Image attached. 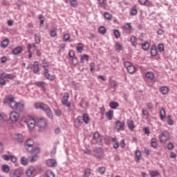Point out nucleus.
<instances>
[{"instance_id": "1", "label": "nucleus", "mask_w": 177, "mask_h": 177, "mask_svg": "<svg viewBox=\"0 0 177 177\" xmlns=\"http://www.w3.org/2000/svg\"><path fill=\"white\" fill-rule=\"evenodd\" d=\"M35 109H41L46 113L47 117L48 118H50V120H53V113H52V110H50V108H49V106H48L46 104L41 103V102H36L35 104Z\"/></svg>"}, {"instance_id": "2", "label": "nucleus", "mask_w": 177, "mask_h": 177, "mask_svg": "<svg viewBox=\"0 0 177 177\" xmlns=\"http://www.w3.org/2000/svg\"><path fill=\"white\" fill-rule=\"evenodd\" d=\"M19 118H20V114H19V113L16 111H12L9 115L8 122H10V124H13V122H17Z\"/></svg>"}, {"instance_id": "3", "label": "nucleus", "mask_w": 177, "mask_h": 177, "mask_svg": "<svg viewBox=\"0 0 177 177\" xmlns=\"http://www.w3.org/2000/svg\"><path fill=\"white\" fill-rule=\"evenodd\" d=\"M25 122H26L28 128H29V129H30V131H32V129H34V128H35V125H37V121H35V119H34L32 118L26 119Z\"/></svg>"}, {"instance_id": "4", "label": "nucleus", "mask_w": 177, "mask_h": 177, "mask_svg": "<svg viewBox=\"0 0 177 177\" xmlns=\"http://www.w3.org/2000/svg\"><path fill=\"white\" fill-rule=\"evenodd\" d=\"M8 155H2L1 158L4 160V161H9V160H10L11 162H16V161H17V158L13 156L12 153L8 151Z\"/></svg>"}, {"instance_id": "5", "label": "nucleus", "mask_w": 177, "mask_h": 177, "mask_svg": "<svg viewBox=\"0 0 177 177\" xmlns=\"http://www.w3.org/2000/svg\"><path fill=\"white\" fill-rule=\"evenodd\" d=\"M168 139H169V133L168 131H163L159 135L160 143H166Z\"/></svg>"}, {"instance_id": "6", "label": "nucleus", "mask_w": 177, "mask_h": 177, "mask_svg": "<svg viewBox=\"0 0 177 177\" xmlns=\"http://www.w3.org/2000/svg\"><path fill=\"white\" fill-rule=\"evenodd\" d=\"M114 129L117 131V132H120V131H124V129H125V122L120 120L116 121Z\"/></svg>"}, {"instance_id": "7", "label": "nucleus", "mask_w": 177, "mask_h": 177, "mask_svg": "<svg viewBox=\"0 0 177 177\" xmlns=\"http://www.w3.org/2000/svg\"><path fill=\"white\" fill-rule=\"evenodd\" d=\"M68 56L70 57L69 60L72 61L73 66H77L78 64V59L75 57L74 50H71L68 53Z\"/></svg>"}, {"instance_id": "8", "label": "nucleus", "mask_w": 177, "mask_h": 177, "mask_svg": "<svg viewBox=\"0 0 177 177\" xmlns=\"http://www.w3.org/2000/svg\"><path fill=\"white\" fill-rule=\"evenodd\" d=\"M48 124V121H46V118H40L37 119L36 122V125L39 127V128H46Z\"/></svg>"}, {"instance_id": "9", "label": "nucleus", "mask_w": 177, "mask_h": 177, "mask_svg": "<svg viewBox=\"0 0 177 177\" xmlns=\"http://www.w3.org/2000/svg\"><path fill=\"white\" fill-rule=\"evenodd\" d=\"M16 101H15V97L12 95L7 96L4 98L3 103L5 104H10V106H13Z\"/></svg>"}, {"instance_id": "10", "label": "nucleus", "mask_w": 177, "mask_h": 177, "mask_svg": "<svg viewBox=\"0 0 177 177\" xmlns=\"http://www.w3.org/2000/svg\"><path fill=\"white\" fill-rule=\"evenodd\" d=\"M93 139L96 142V143H97V145H100L103 143V139H102V136H100V134L97 131H95L93 133Z\"/></svg>"}, {"instance_id": "11", "label": "nucleus", "mask_w": 177, "mask_h": 177, "mask_svg": "<svg viewBox=\"0 0 177 177\" xmlns=\"http://www.w3.org/2000/svg\"><path fill=\"white\" fill-rule=\"evenodd\" d=\"M43 74L45 78H46V80H48V81H54L55 78H56V76L55 75H50V73H49V69L48 68L44 69Z\"/></svg>"}, {"instance_id": "12", "label": "nucleus", "mask_w": 177, "mask_h": 177, "mask_svg": "<svg viewBox=\"0 0 177 177\" xmlns=\"http://www.w3.org/2000/svg\"><path fill=\"white\" fill-rule=\"evenodd\" d=\"M11 109L13 110H18L19 111H23V109H24V104L15 102L13 105H11Z\"/></svg>"}, {"instance_id": "13", "label": "nucleus", "mask_w": 177, "mask_h": 177, "mask_svg": "<svg viewBox=\"0 0 177 177\" xmlns=\"http://www.w3.org/2000/svg\"><path fill=\"white\" fill-rule=\"evenodd\" d=\"M32 146H34V141L32 139L27 140L25 143L26 150L28 151L30 149V151H31L33 149Z\"/></svg>"}, {"instance_id": "14", "label": "nucleus", "mask_w": 177, "mask_h": 177, "mask_svg": "<svg viewBox=\"0 0 177 177\" xmlns=\"http://www.w3.org/2000/svg\"><path fill=\"white\" fill-rule=\"evenodd\" d=\"M95 156H97V158H102L103 157V149L102 147H97L94 149Z\"/></svg>"}, {"instance_id": "15", "label": "nucleus", "mask_w": 177, "mask_h": 177, "mask_svg": "<svg viewBox=\"0 0 177 177\" xmlns=\"http://www.w3.org/2000/svg\"><path fill=\"white\" fill-rule=\"evenodd\" d=\"M46 165L50 168L57 167V162L55 159H48L46 160Z\"/></svg>"}, {"instance_id": "16", "label": "nucleus", "mask_w": 177, "mask_h": 177, "mask_svg": "<svg viewBox=\"0 0 177 177\" xmlns=\"http://www.w3.org/2000/svg\"><path fill=\"white\" fill-rule=\"evenodd\" d=\"M33 74H39V62L35 61L32 64Z\"/></svg>"}, {"instance_id": "17", "label": "nucleus", "mask_w": 177, "mask_h": 177, "mask_svg": "<svg viewBox=\"0 0 177 177\" xmlns=\"http://www.w3.org/2000/svg\"><path fill=\"white\" fill-rule=\"evenodd\" d=\"M0 75L3 77L4 80H15V75H13V74L3 72Z\"/></svg>"}, {"instance_id": "18", "label": "nucleus", "mask_w": 177, "mask_h": 177, "mask_svg": "<svg viewBox=\"0 0 177 177\" xmlns=\"http://www.w3.org/2000/svg\"><path fill=\"white\" fill-rule=\"evenodd\" d=\"M21 52H23V48L21 46H17L12 50V54L17 56V55H20Z\"/></svg>"}, {"instance_id": "19", "label": "nucleus", "mask_w": 177, "mask_h": 177, "mask_svg": "<svg viewBox=\"0 0 177 177\" xmlns=\"http://www.w3.org/2000/svg\"><path fill=\"white\" fill-rule=\"evenodd\" d=\"M35 85L38 88H41L45 91V88H46V85H48V84H46L45 82L38 81L35 82Z\"/></svg>"}, {"instance_id": "20", "label": "nucleus", "mask_w": 177, "mask_h": 177, "mask_svg": "<svg viewBox=\"0 0 177 177\" xmlns=\"http://www.w3.org/2000/svg\"><path fill=\"white\" fill-rule=\"evenodd\" d=\"M151 147L152 149H157L158 147V140L156 138H152L151 139Z\"/></svg>"}, {"instance_id": "21", "label": "nucleus", "mask_w": 177, "mask_h": 177, "mask_svg": "<svg viewBox=\"0 0 177 177\" xmlns=\"http://www.w3.org/2000/svg\"><path fill=\"white\" fill-rule=\"evenodd\" d=\"M24 174V172L23 171V169H21V168H19V169L15 170V171L13 172V175L15 177H21V176H23Z\"/></svg>"}, {"instance_id": "22", "label": "nucleus", "mask_w": 177, "mask_h": 177, "mask_svg": "<svg viewBox=\"0 0 177 177\" xmlns=\"http://www.w3.org/2000/svg\"><path fill=\"white\" fill-rule=\"evenodd\" d=\"M130 42L132 45V46H133L134 48H136V46H138V38H136V37L135 36H131L130 37Z\"/></svg>"}, {"instance_id": "23", "label": "nucleus", "mask_w": 177, "mask_h": 177, "mask_svg": "<svg viewBox=\"0 0 177 177\" xmlns=\"http://www.w3.org/2000/svg\"><path fill=\"white\" fill-rule=\"evenodd\" d=\"M138 2L142 6H150L151 5V2L149 0H138Z\"/></svg>"}, {"instance_id": "24", "label": "nucleus", "mask_w": 177, "mask_h": 177, "mask_svg": "<svg viewBox=\"0 0 177 177\" xmlns=\"http://www.w3.org/2000/svg\"><path fill=\"white\" fill-rule=\"evenodd\" d=\"M127 127L130 131L135 129V122L133 120H128Z\"/></svg>"}, {"instance_id": "25", "label": "nucleus", "mask_w": 177, "mask_h": 177, "mask_svg": "<svg viewBox=\"0 0 177 177\" xmlns=\"http://www.w3.org/2000/svg\"><path fill=\"white\" fill-rule=\"evenodd\" d=\"M135 157L136 162L140 161V158L142 157V152L140 150H136L135 152Z\"/></svg>"}, {"instance_id": "26", "label": "nucleus", "mask_w": 177, "mask_h": 177, "mask_svg": "<svg viewBox=\"0 0 177 177\" xmlns=\"http://www.w3.org/2000/svg\"><path fill=\"white\" fill-rule=\"evenodd\" d=\"M160 92L162 95H168V92H169V88L167 86H162L160 88Z\"/></svg>"}, {"instance_id": "27", "label": "nucleus", "mask_w": 177, "mask_h": 177, "mask_svg": "<svg viewBox=\"0 0 177 177\" xmlns=\"http://www.w3.org/2000/svg\"><path fill=\"white\" fill-rule=\"evenodd\" d=\"M84 62H89V55L84 54L80 56V62L84 63Z\"/></svg>"}, {"instance_id": "28", "label": "nucleus", "mask_w": 177, "mask_h": 177, "mask_svg": "<svg viewBox=\"0 0 177 177\" xmlns=\"http://www.w3.org/2000/svg\"><path fill=\"white\" fill-rule=\"evenodd\" d=\"M151 55L153 57L157 56V47H156V45H153L151 47Z\"/></svg>"}, {"instance_id": "29", "label": "nucleus", "mask_w": 177, "mask_h": 177, "mask_svg": "<svg viewBox=\"0 0 177 177\" xmlns=\"http://www.w3.org/2000/svg\"><path fill=\"white\" fill-rule=\"evenodd\" d=\"M114 116V111L113 110H109L106 113V117L108 120H113V117Z\"/></svg>"}, {"instance_id": "30", "label": "nucleus", "mask_w": 177, "mask_h": 177, "mask_svg": "<svg viewBox=\"0 0 177 177\" xmlns=\"http://www.w3.org/2000/svg\"><path fill=\"white\" fill-rule=\"evenodd\" d=\"M82 120L86 124H89V122H91V118H89V115H88V113L83 114Z\"/></svg>"}, {"instance_id": "31", "label": "nucleus", "mask_w": 177, "mask_h": 177, "mask_svg": "<svg viewBox=\"0 0 177 177\" xmlns=\"http://www.w3.org/2000/svg\"><path fill=\"white\" fill-rule=\"evenodd\" d=\"M35 44H37V45L41 44V35L39 33L35 34Z\"/></svg>"}, {"instance_id": "32", "label": "nucleus", "mask_w": 177, "mask_h": 177, "mask_svg": "<svg viewBox=\"0 0 177 177\" xmlns=\"http://www.w3.org/2000/svg\"><path fill=\"white\" fill-rule=\"evenodd\" d=\"M145 77L147 78V80H149V81H153V80H154V73L152 72H147Z\"/></svg>"}, {"instance_id": "33", "label": "nucleus", "mask_w": 177, "mask_h": 177, "mask_svg": "<svg viewBox=\"0 0 177 177\" xmlns=\"http://www.w3.org/2000/svg\"><path fill=\"white\" fill-rule=\"evenodd\" d=\"M118 106H120L118 104V102H111L109 103V107H111V109H113V110H116L117 107H118Z\"/></svg>"}, {"instance_id": "34", "label": "nucleus", "mask_w": 177, "mask_h": 177, "mask_svg": "<svg viewBox=\"0 0 177 177\" xmlns=\"http://www.w3.org/2000/svg\"><path fill=\"white\" fill-rule=\"evenodd\" d=\"M35 171V168H34V167H30L29 169L26 171L27 176H31Z\"/></svg>"}, {"instance_id": "35", "label": "nucleus", "mask_w": 177, "mask_h": 177, "mask_svg": "<svg viewBox=\"0 0 177 177\" xmlns=\"http://www.w3.org/2000/svg\"><path fill=\"white\" fill-rule=\"evenodd\" d=\"M142 114L143 115V118H145V120H148L149 119V111L142 109Z\"/></svg>"}, {"instance_id": "36", "label": "nucleus", "mask_w": 177, "mask_h": 177, "mask_svg": "<svg viewBox=\"0 0 177 177\" xmlns=\"http://www.w3.org/2000/svg\"><path fill=\"white\" fill-rule=\"evenodd\" d=\"M76 50L78 53H81L84 50V44H82V43H79L76 47Z\"/></svg>"}, {"instance_id": "37", "label": "nucleus", "mask_w": 177, "mask_h": 177, "mask_svg": "<svg viewBox=\"0 0 177 177\" xmlns=\"http://www.w3.org/2000/svg\"><path fill=\"white\" fill-rule=\"evenodd\" d=\"M38 19L39 20V23H40V26L44 27V23L45 21V17H44V15H42L41 14L39 15L38 16Z\"/></svg>"}, {"instance_id": "38", "label": "nucleus", "mask_w": 177, "mask_h": 177, "mask_svg": "<svg viewBox=\"0 0 177 177\" xmlns=\"http://www.w3.org/2000/svg\"><path fill=\"white\" fill-rule=\"evenodd\" d=\"M9 45V39H5L1 42V48H6Z\"/></svg>"}, {"instance_id": "39", "label": "nucleus", "mask_w": 177, "mask_h": 177, "mask_svg": "<svg viewBox=\"0 0 177 177\" xmlns=\"http://www.w3.org/2000/svg\"><path fill=\"white\" fill-rule=\"evenodd\" d=\"M165 109L164 108H162L160 111V120H164V118H165Z\"/></svg>"}, {"instance_id": "40", "label": "nucleus", "mask_w": 177, "mask_h": 177, "mask_svg": "<svg viewBox=\"0 0 177 177\" xmlns=\"http://www.w3.org/2000/svg\"><path fill=\"white\" fill-rule=\"evenodd\" d=\"M97 172L100 175H104V174H106V167H98Z\"/></svg>"}, {"instance_id": "41", "label": "nucleus", "mask_w": 177, "mask_h": 177, "mask_svg": "<svg viewBox=\"0 0 177 177\" xmlns=\"http://www.w3.org/2000/svg\"><path fill=\"white\" fill-rule=\"evenodd\" d=\"M149 48H150V44L149 42L145 41L144 44H142V49L143 50H149Z\"/></svg>"}, {"instance_id": "42", "label": "nucleus", "mask_w": 177, "mask_h": 177, "mask_svg": "<svg viewBox=\"0 0 177 177\" xmlns=\"http://www.w3.org/2000/svg\"><path fill=\"white\" fill-rule=\"evenodd\" d=\"M127 70L128 73H129V74H133V73H135V71H136V68H135V66L131 65Z\"/></svg>"}, {"instance_id": "43", "label": "nucleus", "mask_w": 177, "mask_h": 177, "mask_svg": "<svg viewBox=\"0 0 177 177\" xmlns=\"http://www.w3.org/2000/svg\"><path fill=\"white\" fill-rule=\"evenodd\" d=\"M50 35L53 38H55V37H57V29L54 28V29H52L51 30H50Z\"/></svg>"}, {"instance_id": "44", "label": "nucleus", "mask_w": 177, "mask_h": 177, "mask_svg": "<svg viewBox=\"0 0 177 177\" xmlns=\"http://www.w3.org/2000/svg\"><path fill=\"white\" fill-rule=\"evenodd\" d=\"M68 97H70V95H68V93H64L63 95V100H62V103H64L66 102H68Z\"/></svg>"}, {"instance_id": "45", "label": "nucleus", "mask_w": 177, "mask_h": 177, "mask_svg": "<svg viewBox=\"0 0 177 177\" xmlns=\"http://www.w3.org/2000/svg\"><path fill=\"white\" fill-rule=\"evenodd\" d=\"M104 17L106 19V20L110 21L113 19V16L109 12H106L104 14Z\"/></svg>"}, {"instance_id": "46", "label": "nucleus", "mask_w": 177, "mask_h": 177, "mask_svg": "<svg viewBox=\"0 0 177 177\" xmlns=\"http://www.w3.org/2000/svg\"><path fill=\"white\" fill-rule=\"evenodd\" d=\"M171 117V115H168L167 117V123L168 125H174V120Z\"/></svg>"}, {"instance_id": "47", "label": "nucleus", "mask_w": 177, "mask_h": 177, "mask_svg": "<svg viewBox=\"0 0 177 177\" xmlns=\"http://www.w3.org/2000/svg\"><path fill=\"white\" fill-rule=\"evenodd\" d=\"M91 169L89 168L85 169L84 171V177H89L91 176Z\"/></svg>"}, {"instance_id": "48", "label": "nucleus", "mask_w": 177, "mask_h": 177, "mask_svg": "<svg viewBox=\"0 0 177 177\" xmlns=\"http://www.w3.org/2000/svg\"><path fill=\"white\" fill-rule=\"evenodd\" d=\"M149 175L151 177H156L160 175V172H158V171H149Z\"/></svg>"}, {"instance_id": "49", "label": "nucleus", "mask_w": 177, "mask_h": 177, "mask_svg": "<svg viewBox=\"0 0 177 177\" xmlns=\"http://www.w3.org/2000/svg\"><path fill=\"white\" fill-rule=\"evenodd\" d=\"M89 67L91 73H95V67H96V64H95V62H93L89 64Z\"/></svg>"}, {"instance_id": "50", "label": "nucleus", "mask_w": 177, "mask_h": 177, "mask_svg": "<svg viewBox=\"0 0 177 177\" xmlns=\"http://www.w3.org/2000/svg\"><path fill=\"white\" fill-rule=\"evenodd\" d=\"M115 48L117 52H121L122 50V46L118 42L115 43Z\"/></svg>"}, {"instance_id": "51", "label": "nucleus", "mask_w": 177, "mask_h": 177, "mask_svg": "<svg viewBox=\"0 0 177 177\" xmlns=\"http://www.w3.org/2000/svg\"><path fill=\"white\" fill-rule=\"evenodd\" d=\"M131 16H136L138 15V10L136 8H133L130 10Z\"/></svg>"}, {"instance_id": "52", "label": "nucleus", "mask_w": 177, "mask_h": 177, "mask_svg": "<svg viewBox=\"0 0 177 177\" xmlns=\"http://www.w3.org/2000/svg\"><path fill=\"white\" fill-rule=\"evenodd\" d=\"M6 85V80L0 75V86H5Z\"/></svg>"}, {"instance_id": "53", "label": "nucleus", "mask_w": 177, "mask_h": 177, "mask_svg": "<svg viewBox=\"0 0 177 177\" xmlns=\"http://www.w3.org/2000/svg\"><path fill=\"white\" fill-rule=\"evenodd\" d=\"M21 164H22V165H27V164H28V161L27 160L26 157L22 156L21 158Z\"/></svg>"}, {"instance_id": "54", "label": "nucleus", "mask_w": 177, "mask_h": 177, "mask_svg": "<svg viewBox=\"0 0 177 177\" xmlns=\"http://www.w3.org/2000/svg\"><path fill=\"white\" fill-rule=\"evenodd\" d=\"M2 171H3V172H6V173L9 172V171H10L9 166L8 165H3L2 166Z\"/></svg>"}, {"instance_id": "55", "label": "nucleus", "mask_w": 177, "mask_h": 177, "mask_svg": "<svg viewBox=\"0 0 177 177\" xmlns=\"http://www.w3.org/2000/svg\"><path fill=\"white\" fill-rule=\"evenodd\" d=\"M97 2L100 8H106V2H104V0H97Z\"/></svg>"}, {"instance_id": "56", "label": "nucleus", "mask_w": 177, "mask_h": 177, "mask_svg": "<svg viewBox=\"0 0 177 177\" xmlns=\"http://www.w3.org/2000/svg\"><path fill=\"white\" fill-rule=\"evenodd\" d=\"M106 28H104V26H101L99 28V32L100 34H102V35H104V34L106 33Z\"/></svg>"}, {"instance_id": "57", "label": "nucleus", "mask_w": 177, "mask_h": 177, "mask_svg": "<svg viewBox=\"0 0 177 177\" xmlns=\"http://www.w3.org/2000/svg\"><path fill=\"white\" fill-rule=\"evenodd\" d=\"M113 34L115 35V37L117 38V39H118V38L121 37V34L120 33V31L118 30H114Z\"/></svg>"}, {"instance_id": "58", "label": "nucleus", "mask_w": 177, "mask_h": 177, "mask_svg": "<svg viewBox=\"0 0 177 177\" xmlns=\"http://www.w3.org/2000/svg\"><path fill=\"white\" fill-rule=\"evenodd\" d=\"M124 29L127 31H132V26H131V24H125Z\"/></svg>"}, {"instance_id": "59", "label": "nucleus", "mask_w": 177, "mask_h": 177, "mask_svg": "<svg viewBox=\"0 0 177 177\" xmlns=\"http://www.w3.org/2000/svg\"><path fill=\"white\" fill-rule=\"evenodd\" d=\"M158 52H164V44H159L158 45Z\"/></svg>"}, {"instance_id": "60", "label": "nucleus", "mask_w": 177, "mask_h": 177, "mask_svg": "<svg viewBox=\"0 0 177 177\" xmlns=\"http://www.w3.org/2000/svg\"><path fill=\"white\" fill-rule=\"evenodd\" d=\"M63 40L64 42H67L70 40V35L69 34H65L63 37Z\"/></svg>"}, {"instance_id": "61", "label": "nucleus", "mask_w": 177, "mask_h": 177, "mask_svg": "<svg viewBox=\"0 0 177 177\" xmlns=\"http://www.w3.org/2000/svg\"><path fill=\"white\" fill-rule=\"evenodd\" d=\"M17 142H19V143H21V142H23V135L21 134H18L17 137Z\"/></svg>"}, {"instance_id": "62", "label": "nucleus", "mask_w": 177, "mask_h": 177, "mask_svg": "<svg viewBox=\"0 0 177 177\" xmlns=\"http://www.w3.org/2000/svg\"><path fill=\"white\" fill-rule=\"evenodd\" d=\"M47 177H55V174L52 171H48L46 173Z\"/></svg>"}, {"instance_id": "63", "label": "nucleus", "mask_w": 177, "mask_h": 177, "mask_svg": "<svg viewBox=\"0 0 177 177\" xmlns=\"http://www.w3.org/2000/svg\"><path fill=\"white\" fill-rule=\"evenodd\" d=\"M174 146L172 142H169L167 145V148L168 150H172L174 149Z\"/></svg>"}, {"instance_id": "64", "label": "nucleus", "mask_w": 177, "mask_h": 177, "mask_svg": "<svg viewBox=\"0 0 177 177\" xmlns=\"http://www.w3.org/2000/svg\"><path fill=\"white\" fill-rule=\"evenodd\" d=\"M70 3L73 8H75L77 6V0H70Z\"/></svg>"}]
</instances>
